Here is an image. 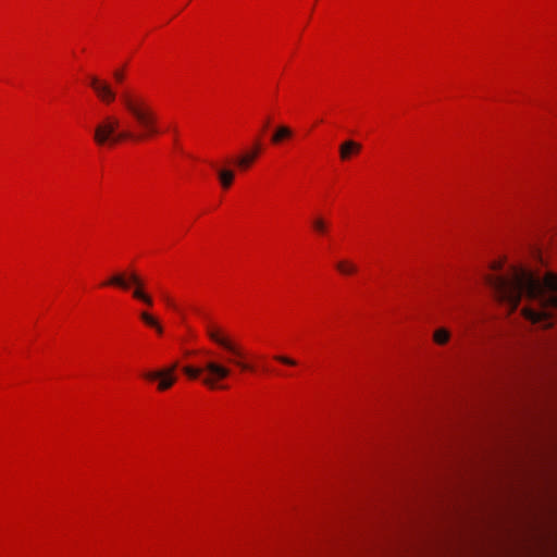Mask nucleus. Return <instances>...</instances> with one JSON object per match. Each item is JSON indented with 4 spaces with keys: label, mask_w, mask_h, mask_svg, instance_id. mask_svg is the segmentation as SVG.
I'll return each instance as SVG.
<instances>
[{
    "label": "nucleus",
    "mask_w": 557,
    "mask_h": 557,
    "mask_svg": "<svg viewBox=\"0 0 557 557\" xmlns=\"http://www.w3.org/2000/svg\"><path fill=\"white\" fill-rule=\"evenodd\" d=\"M293 135L292 129L285 125H281L276 128L272 135L271 141L273 144H280L282 140L289 138Z\"/></svg>",
    "instance_id": "11"
},
{
    "label": "nucleus",
    "mask_w": 557,
    "mask_h": 557,
    "mask_svg": "<svg viewBox=\"0 0 557 557\" xmlns=\"http://www.w3.org/2000/svg\"><path fill=\"white\" fill-rule=\"evenodd\" d=\"M449 338H450V333L448 330H446L444 327L437 329L433 334V341L437 345H445L446 343H448Z\"/></svg>",
    "instance_id": "12"
},
{
    "label": "nucleus",
    "mask_w": 557,
    "mask_h": 557,
    "mask_svg": "<svg viewBox=\"0 0 557 557\" xmlns=\"http://www.w3.org/2000/svg\"><path fill=\"white\" fill-rule=\"evenodd\" d=\"M113 77L116 83H122L124 81V72L122 70H116L113 72Z\"/></svg>",
    "instance_id": "17"
},
{
    "label": "nucleus",
    "mask_w": 557,
    "mask_h": 557,
    "mask_svg": "<svg viewBox=\"0 0 557 557\" xmlns=\"http://www.w3.org/2000/svg\"><path fill=\"white\" fill-rule=\"evenodd\" d=\"M212 166L216 170L218 178L220 181V184L222 188L227 189L233 184L235 172L230 169H219L215 164H212Z\"/></svg>",
    "instance_id": "10"
},
{
    "label": "nucleus",
    "mask_w": 557,
    "mask_h": 557,
    "mask_svg": "<svg viewBox=\"0 0 557 557\" xmlns=\"http://www.w3.org/2000/svg\"><path fill=\"white\" fill-rule=\"evenodd\" d=\"M361 151V145L354 140H346L339 146V157L343 161Z\"/></svg>",
    "instance_id": "9"
},
{
    "label": "nucleus",
    "mask_w": 557,
    "mask_h": 557,
    "mask_svg": "<svg viewBox=\"0 0 557 557\" xmlns=\"http://www.w3.org/2000/svg\"><path fill=\"white\" fill-rule=\"evenodd\" d=\"M337 270L345 275L354 274L357 271V267L349 261H339L336 264Z\"/></svg>",
    "instance_id": "13"
},
{
    "label": "nucleus",
    "mask_w": 557,
    "mask_h": 557,
    "mask_svg": "<svg viewBox=\"0 0 557 557\" xmlns=\"http://www.w3.org/2000/svg\"><path fill=\"white\" fill-rule=\"evenodd\" d=\"M177 368V363L172 364L171 367L159 370V371H149L144 374V377L148 381H159L158 389L159 391H166L170 387L173 386V384L176 382V376L174 374L175 370Z\"/></svg>",
    "instance_id": "6"
},
{
    "label": "nucleus",
    "mask_w": 557,
    "mask_h": 557,
    "mask_svg": "<svg viewBox=\"0 0 557 557\" xmlns=\"http://www.w3.org/2000/svg\"><path fill=\"white\" fill-rule=\"evenodd\" d=\"M312 227L319 234H324L327 230L326 222L320 216L313 219Z\"/></svg>",
    "instance_id": "15"
},
{
    "label": "nucleus",
    "mask_w": 557,
    "mask_h": 557,
    "mask_svg": "<svg viewBox=\"0 0 557 557\" xmlns=\"http://www.w3.org/2000/svg\"><path fill=\"white\" fill-rule=\"evenodd\" d=\"M274 359L287 366H296V361L286 356H275Z\"/></svg>",
    "instance_id": "16"
},
{
    "label": "nucleus",
    "mask_w": 557,
    "mask_h": 557,
    "mask_svg": "<svg viewBox=\"0 0 557 557\" xmlns=\"http://www.w3.org/2000/svg\"><path fill=\"white\" fill-rule=\"evenodd\" d=\"M183 371L193 380L198 379L203 372H207V375L202 379V383L210 388H218V382L227 379L232 373V370L226 364L215 360L208 361L203 368L186 366L183 368Z\"/></svg>",
    "instance_id": "3"
},
{
    "label": "nucleus",
    "mask_w": 557,
    "mask_h": 557,
    "mask_svg": "<svg viewBox=\"0 0 557 557\" xmlns=\"http://www.w3.org/2000/svg\"><path fill=\"white\" fill-rule=\"evenodd\" d=\"M129 283H133L135 285L133 296L136 299L141 300L146 305L152 306V298L144 292V283L136 273H132L129 275V281H126L124 275L116 274L112 276L108 282H106L104 285H114L127 289L129 287Z\"/></svg>",
    "instance_id": "5"
},
{
    "label": "nucleus",
    "mask_w": 557,
    "mask_h": 557,
    "mask_svg": "<svg viewBox=\"0 0 557 557\" xmlns=\"http://www.w3.org/2000/svg\"><path fill=\"white\" fill-rule=\"evenodd\" d=\"M89 84L101 101L111 103L115 100L116 94L107 82L99 79L97 76H90Z\"/></svg>",
    "instance_id": "7"
},
{
    "label": "nucleus",
    "mask_w": 557,
    "mask_h": 557,
    "mask_svg": "<svg viewBox=\"0 0 557 557\" xmlns=\"http://www.w3.org/2000/svg\"><path fill=\"white\" fill-rule=\"evenodd\" d=\"M120 100L141 129V133L134 134L129 131L117 132L120 120L115 116H106L96 127L94 140L99 146L115 145L126 139H145L159 134L157 115L148 103L147 99L136 92L124 90Z\"/></svg>",
    "instance_id": "2"
},
{
    "label": "nucleus",
    "mask_w": 557,
    "mask_h": 557,
    "mask_svg": "<svg viewBox=\"0 0 557 557\" xmlns=\"http://www.w3.org/2000/svg\"><path fill=\"white\" fill-rule=\"evenodd\" d=\"M207 335L212 342L223 347L227 352H230L233 356L232 358L227 359L228 363L238 367L243 371H249L252 369L250 364L243 361L244 352L242 351V349L232 341H230V338L226 337L219 327L212 324H208Z\"/></svg>",
    "instance_id": "4"
},
{
    "label": "nucleus",
    "mask_w": 557,
    "mask_h": 557,
    "mask_svg": "<svg viewBox=\"0 0 557 557\" xmlns=\"http://www.w3.org/2000/svg\"><path fill=\"white\" fill-rule=\"evenodd\" d=\"M269 124H270V120H269V119H267V120L264 121V123H263V129H265V128L269 126Z\"/></svg>",
    "instance_id": "19"
},
{
    "label": "nucleus",
    "mask_w": 557,
    "mask_h": 557,
    "mask_svg": "<svg viewBox=\"0 0 557 557\" xmlns=\"http://www.w3.org/2000/svg\"><path fill=\"white\" fill-rule=\"evenodd\" d=\"M487 284L499 301L516 310L522 296L536 300L540 310L523 309V315L532 323H542L544 327L553 326V313L557 309V276L546 274L543 281L525 269H513L510 276L490 275Z\"/></svg>",
    "instance_id": "1"
},
{
    "label": "nucleus",
    "mask_w": 557,
    "mask_h": 557,
    "mask_svg": "<svg viewBox=\"0 0 557 557\" xmlns=\"http://www.w3.org/2000/svg\"><path fill=\"white\" fill-rule=\"evenodd\" d=\"M164 300L166 301V304L171 307H174V305L172 304L171 299L166 296H164Z\"/></svg>",
    "instance_id": "18"
},
{
    "label": "nucleus",
    "mask_w": 557,
    "mask_h": 557,
    "mask_svg": "<svg viewBox=\"0 0 557 557\" xmlns=\"http://www.w3.org/2000/svg\"><path fill=\"white\" fill-rule=\"evenodd\" d=\"M260 143L256 141L253 148L250 151H247L243 154H240L236 160L235 163L240 170H247L258 158L260 153Z\"/></svg>",
    "instance_id": "8"
},
{
    "label": "nucleus",
    "mask_w": 557,
    "mask_h": 557,
    "mask_svg": "<svg viewBox=\"0 0 557 557\" xmlns=\"http://www.w3.org/2000/svg\"><path fill=\"white\" fill-rule=\"evenodd\" d=\"M140 318L141 320L149 326H152L157 330L158 333H162V327L161 325L158 323V321L152 317L150 315L149 313L147 312H141L140 313Z\"/></svg>",
    "instance_id": "14"
}]
</instances>
